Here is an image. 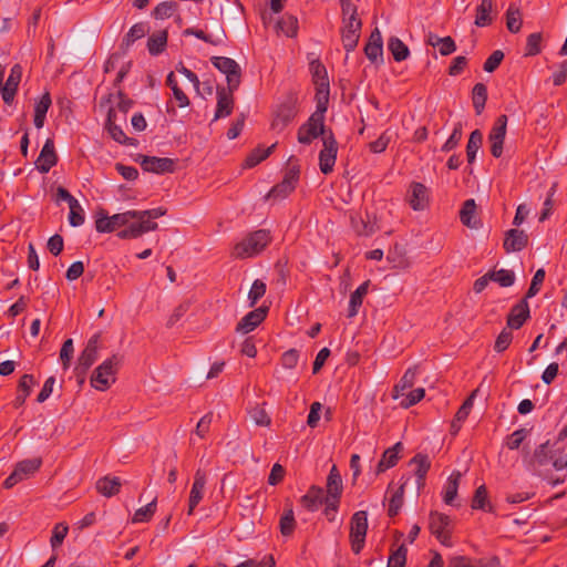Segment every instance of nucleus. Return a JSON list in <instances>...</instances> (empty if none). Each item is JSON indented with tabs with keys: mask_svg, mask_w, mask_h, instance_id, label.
I'll list each match as a JSON object with an SVG mask.
<instances>
[{
	"mask_svg": "<svg viewBox=\"0 0 567 567\" xmlns=\"http://www.w3.org/2000/svg\"><path fill=\"white\" fill-rule=\"evenodd\" d=\"M483 144V134L480 130H475L471 133L470 140L466 146V156L467 162L472 164L475 158L478 150L481 148Z\"/></svg>",
	"mask_w": 567,
	"mask_h": 567,
	"instance_id": "nucleus-35",
	"label": "nucleus"
},
{
	"mask_svg": "<svg viewBox=\"0 0 567 567\" xmlns=\"http://www.w3.org/2000/svg\"><path fill=\"white\" fill-rule=\"evenodd\" d=\"M142 166L147 172L163 174L173 172L174 162L167 157H145L142 162Z\"/></svg>",
	"mask_w": 567,
	"mask_h": 567,
	"instance_id": "nucleus-19",
	"label": "nucleus"
},
{
	"mask_svg": "<svg viewBox=\"0 0 567 567\" xmlns=\"http://www.w3.org/2000/svg\"><path fill=\"white\" fill-rule=\"evenodd\" d=\"M295 516L291 508L287 509L280 518V532L284 536H290L295 529Z\"/></svg>",
	"mask_w": 567,
	"mask_h": 567,
	"instance_id": "nucleus-50",
	"label": "nucleus"
},
{
	"mask_svg": "<svg viewBox=\"0 0 567 567\" xmlns=\"http://www.w3.org/2000/svg\"><path fill=\"white\" fill-rule=\"evenodd\" d=\"M504 59V53L501 50L494 51L484 63V71L493 72L501 64Z\"/></svg>",
	"mask_w": 567,
	"mask_h": 567,
	"instance_id": "nucleus-64",
	"label": "nucleus"
},
{
	"mask_svg": "<svg viewBox=\"0 0 567 567\" xmlns=\"http://www.w3.org/2000/svg\"><path fill=\"white\" fill-rule=\"evenodd\" d=\"M487 505V492L486 487L484 485H481L476 488L473 501H472V507L474 509H486Z\"/></svg>",
	"mask_w": 567,
	"mask_h": 567,
	"instance_id": "nucleus-58",
	"label": "nucleus"
},
{
	"mask_svg": "<svg viewBox=\"0 0 567 567\" xmlns=\"http://www.w3.org/2000/svg\"><path fill=\"white\" fill-rule=\"evenodd\" d=\"M528 243V235L523 230L509 229L504 239V248L507 252L519 251Z\"/></svg>",
	"mask_w": 567,
	"mask_h": 567,
	"instance_id": "nucleus-18",
	"label": "nucleus"
},
{
	"mask_svg": "<svg viewBox=\"0 0 567 567\" xmlns=\"http://www.w3.org/2000/svg\"><path fill=\"white\" fill-rule=\"evenodd\" d=\"M278 32L287 37H295L297 34L298 21L293 16H284L276 24Z\"/></svg>",
	"mask_w": 567,
	"mask_h": 567,
	"instance_id": "nucleus-39",
	"label": "nucleus"
},
{
	"mask_svg": "<svg viewBox=\"0 0 567 567\" xmlns=\"http://www.w3.org/2000/svg\"><path fill=\"white\" fill-rule=\"evenodd\" d=\"M156 512V498L150 502L147 505L138 508L133 515V523H145L148 522Z\"/></svg>",
	"mask_w": 567,
	"mask_h": 567,
	"instance_id": "nucleus-43",
	"label": "nucleus"
},
{
	"mask_svg": "<svg viewBox=\"0 0 567 567\" xmlns=\"http://www.w3.org/2000/svg\"><path fill=\"white\" fill-rule=\"evenodd\" d=\"M100 333L93 334L89 339L84 350L81 352L76 365V370L80 374H84L96 361L100 349Z\"/></svg>",
	"mask_w": 567,
	"mask_h": 567,
	"instance_id": "nucleus-8",
	"label": "nucleus"
},
{
	"mask_svg": "<svg viewBox=\"0 0 567 567\" xmlns=\"http://www.w3.org/2000/svg\"><path fill=\"white\" fill-rule=\"evenodd\" d=\"M532 298V285L526 291L525 298L513 307L508 315L507 324L512 329H518L523 326L524 321L529 315V307L527 299Z\"/></svg>",
	"mask_w": 567,
	"mask_h": 567,
	"instance_id": "nucleus-12",
	"label": "nucleus"
},
{
	"mask_svg": "<svg viewBox=\"0 0 567 567\" xmlns=\"http://www.w3.org/2000/svg\"><path fill=\"white\" fill-rule=\"evenodd\" d=\"M157 227L158 225L155 221L146 220L145 218H133L124 225V229L117 233V237L121 239L138 238L145 233L156 230Z\"/></svg>",
	"mask_w": 567,
	"mask_h": 567,
	"instance_id": "nucleus-9",
	"label": "nucleus"
},
{
	"mask_svg": "<svg viewBox=\"0 0 567 567\" xmlns=\"http://www.w3.org/2000/svg\"><path fill=\"white\" fill-rule=\"evenodd\" d=\"M351 225L358 235L369 236L374 233V224L363 220L359 215H351Z\"/></svg>",
	"mask_w": 567,
	"mask_h": 567,
	"instance_id": "nucleus-45",
	"label": "nucleus"
},
{
	"mask_svg": "<svg viewBox=\"0 0 567 567\" xmlns=\"http://www.w3.org/2000/svg\"><path fill=\"white\" fill-rule=\"evenodd\" d=\"M177 4L173 1L161 2L154 9V17L156 19H167L176 11Z\"/></svg>",
	"mask_w": 567,
	"mask_h": 567,
	"instance_id": "nucleus-52",
	"label": "nucleus"
},
{
	"mask_svg": "<svg viewBox=\"0 0 567 567\" xmlns=\"http://www.w3.org/2000/svg\"><path fill=\"white\" fill-rule=\"evenodd\" d=\"M206 485V476L202 471H197L195 473L194 483L189 493L188 499V515H192L195 507L199 504V502L204 497V489Z\"/></svg>",
	"mask_w": 567,
	"mask_h": 567,
	"instance_id": "nucleus-14",
	"label": "nucleus"
},
{
	"mask_svg": "<svg viewBox=\"0 0 567 567\" xmlns=\"http://www.w3.org/2000/svg\"><path fill=\"white\" fill-rule=\"evenodd\" d=\"M316 102V111L312 114L324 117L329 102V82H319V85H317Z\"/></svg>",
	"mask_w": 567,
	"mask_h": 567,
	"instance_id": "nucleus-30",
	"label": "nucleus"
},
{
	"mask_svg": "<svg viewBox=\"0 0 567 567\" xmlns=\"http://www.w3.org/2000/svg\"><path fill=\"white\" fill-rule=\"evenodd\" d=\"M35 384V380L31 374H24L21 377L18 384V394L13 401L16 408H20L24 404L27 398L31 393L32 386Z\"/></svg>",
	"mask_w": 567,
	"mask_h": 567,
	"instance_id": "nucleus-28",
	"label": "nucleus"
},
{
	"mask_svg": "<svg viewBox=\"0 0 567 567\" xmlns=\"http://www.w3.org/2000/svg\"><path fill=\"white\" fill-rule=\"evenodd\" d=\"M265 292L266 284L262 280L256 279L248 293L250 306H255L257 301L265 295Z\"/></svg>",
	"mask_w": 567,
	"mask_h": 567,
	"instance_id": "nucleus-54",
	"label": "nucleus"
},
{
	"mask_svg": "<svg viewBox=\"0 0 567 567\" xmlns=\"http://www.w3.org/2000/svg\"><path fill=\"white\" fill-rule=\"evenodd\" d=\"M497 563V558H492L486 563L480 561L476 565H472L465 557L456 556L451 558L449 567H494Z\"/></svg>",
	"mask_w": 567,
	"mask_h": 567,
	"instance_id": "nucleus-46",
	"label": "nucleus"
},
{
	"mask_svg": "<svg viewBox=\"0 0 567 567\" xmlns=\"http://www.w3.org/2000/svg\"><path fill=\"white\" fill-rule=\"evenodd\" d=\"M411 465H415L414 475L416 476L417 488H421L424 484V478L430 470L431 462L426 455L416 454L410 462Z\"/></svg>",
	"mask_w": 567,
	"mask_h": 567,
	"instance_id": "nucleus-27",
	"label": "nucleus"
},
{
	"mask_svg": "<svg viewBox=\"0 0 567 567\" xmlns=\"http://www.w3.org/2000/svg\"><path fill=\"white\" fill-rule=\"evenodd\" d=\"M481 3L476 8L475 24L477 27H486L492 23L493 0H480Z\"/></svg>",
	"mask_w": 567,
	"mask_h": 567,
	"instance_id": "nucleus-31",
	"label": "nucleus"
},
{
	"mask_svg": "<svg viewBox=\"0 0 567 567\" xmlns=\"http://www.w3.org/2000/svg\"><path fill=\"white\" fill-rule=\"evenodd\" d=\"M342 11V29L361 30L362 22L358 18L357 7L350 0H340Z\"/></svg>",
	"mask_w": 567,
	"mask_h": 567,
	"instance_id": "nucleus-15",
	"label": "nucleus"
},
{
	"mask_svg": "<svg viewBox=\"0 0 567 567\" xmlns=\"http://www.w3.org/2000/svg\"><path fill=\"white\" fill-rule=\"evenodd\" d=\"M409 203L414 210H422L427 203V189L421 183H413L409 192Z\"/></svg>",
	"mask_w": 567,
	"mask_h": 567,
	"instance_id": "nucleus-22",
	"label": "nucleus"
},
{
	"mask_svg": "<svg viewBox=\"0 0 567 567\" xmlns=\"http://www.w3.org/2000/svg\"><path fill=\"white\" fill-rule=\"evenodd\" d=\"M41 463V458H31L19 462L11 475L4 481V487L11 488L17 483L28 478L39 470Z\"/></svg>",
	"mask_w": 567,
	"mask_h": 567,
	"instance_id": "nucleus-7",
	"label": "nucleus"
},
{
	"mask_svg": "<svg viewBox=\"0 0 567 567\" xmlns=\"http://www.w3.org/2000/svg\"><path fill=\"white\" fill-rule=\"evenodd\" d=\"M489 278L502 287H509L514 284V274L505 269L489 272Z\"/></svg>",
	"mask_w": 567,
	"mask_h": 567,
	"instance_id": "nucleus-49",
	"label": "nucleus"
},
{
	"mask_svg": "<svg viewBox=\"0 0 567 567\" xmlns=\"http://www.w3.org/2000/svg\"><path fill=\"white\" fill-rule=\"evenodd\" d=\"M310 71L312 73L316 85H319V82H328L327 70L318 60L310 62Z\"/></svg>",
	"mask_w": 567,
	"mask_h": 567,
	"instance_id": "nucleus-60",
	"label": "nucleus"
},
{
	"mask_svg": "<svg viewBox=\"0 0 567 567\" xmlns=\"http://www.w3.org/2000/svg\"><path fill=\"white\" fill-rule=\"evenodd\" d=\"M233 91L228 89L226 91L224 87L217 90V109L215 113V118L226 117L230 115L233 111Z\"/></svg>",
	"mask_w": 567,
	"mask_h": 567,
	"instance_id": "nucleus-21",
	"label": "nucleus"
},
{
	"mask_svg": "<svg viewBox=\"0 0 567 567\" xmlns=\"http://www.w3.org/2000/svg\"><path fill=\"white\" fill-rule=\"evenodd\" d=\"M148 32V27L145 23L134 24L123 39L122 47L130 48L136 40L142 39Z\"/></svg>",
	"mask_w": 567,
	"mask_h": 567,
	"instance_id": "nucleus-37",
	"label": "nucleus"
},
{
	"mask_svg": "<svg viewBox=\"0 0 567 567\" xmlns=\"http://www.w3.org/2000/svg\"><path fill=\"white\" fill-rule=\"evenodd\" d=\"M117 112L114 109H109L105 127L111 137L120 144H130V138L125 135L122 127L116 124Z\"/></svg>",
	"mask_w": 567,
	"mask_h": 567,
	"instance_id": "nucleus-20",
	"label": "nucleus"
},
{
	"mask_svg": "<svg viewBox=\"0 0 567 567\" xmlns=\"http://www.w3.org/2000/svg\"><path fill=\"white\" fill-rule=\"evenodd\" d=\"M361 30L342 29V43L347 52L353 51L359 42Z\"/></svg>",
	"mask_w": 567,
	"mask_h": 567,
	"instance_id": "nucleus-47",
	"label": "nucleus"
},
{
	"mask_svg": "<svg viewBox=\"0 0 567 567\" xmlns=\"http://www.w3.org/2000/svg\"><path fill=\"white\" fill-rule=\"evenodd\" d=\"M337 142L333 136V133H329L324 135V141L322 142V150L319 154V166L320 171L323 174H329L332 172L336 159H337Z\"/></svg>",
	"mask_w": 567,
	"mask_h": 567,
	"instance_id": "nucleus-6",
	"label": "nucleus"
},
{
	"mask_svg": "<svg viewBox=\"0 0 567 567\" xmlns=\"http://www.w3.org/2000/svg\"><path fill=\"white\" fill-rule=\"evenodd\" d=\"M56 164L53 141L48 138L37 161V167L41 173H48Z\"/></svg>",
	"mask_w": 567,
	"mask_h": 567,
	"instance_id": "nucleus-17",
	"label": "nucleus"
},
{
	"mask_svg": "<svg viewBox=\"0 0 567 567\" xmlns=\"http://www.w3.org/2000/svg\"><path fill=\"white\" fill-rule=\"evenodd\" d=\"M121 480L118 477L104 476L96 482V489L105 497H112L120 492Z\"/></svg>",
	"mask_w": 567,
	"mask_h": 567,
	"instance_id": "nucleus-29",
	"label": "nucleus"
},
{
	"mask_svg": "<svg viewBox=\"0 0 567 567\" xmlns=\"http://www.w3.org/2000/svg\"><path fill=\"white\" fill-rule=\"evenodd\" d=\"M388 48L398 62L404 61L410 54L409 48L396 37L389 39Z\"/></svg>",
	"mask_w": 567,
	"mask_h": 567,
	"instance_id": "nucleus-36",
	"label": "nucleus"
},
{
	"mask_svg": "<svg viewBox=\"0 0 567 567\" xmlns=\"http://www.w3.org/2000/svg\"><path fill=\"white\" fill-rule=\"evenodd\" d=\"M406 553H408V549H406L405 545H401L389 557L388 567H404L405 561H406Z\"/></svg>",
	"mask_w": 567,
	"mask_h": 567,
	"instance_id": "nucleus-53",
	"label": "nucleus"
},
{
	"mask_svg": "<svg viewBox=\"0 0 567 567\" xmlns=\"http://www.w3.org/2000/svg\"><path fill=\"white\" fill-rule=\"evenodd\" d=\"M368 530V514L365 511H359L354 513L351 517L350 523V542L352 550L355 554H359L365 540V535Z\"/></svg>",
	"mask_w": 567,
	"mask_h": 567,
	"instance_id": "nucleus-4",
	"label": "nucleus"
},
{
	"mask_svg": "<svg viewBox=\"0 0 567 567\" xmlns=\"http://www.w3.org/2000/svg\"><path fill=\"white\" fill-rule=\"evenodd\" d=\"M403 445L401 442L395 443L392 447L388 449L380 460L377 472L382 473L390 467H393L399 460V453L402 451Z\"/></svg>",
	"mask_w": 567,
	"mask_h": 567,
	"instance_id": "nucleus-26",
	"label": "nucleus"
},
{
	"mask_svg": "<svg viewBox=\"0 0 567 567\" xmlns=\"http://www.w3.org/2000/svg\"><path fill=\"white\" fill-rule=\"evenodd\" d=\"M451 520L449 516L440 513H431L430 529L436 536L439 542L447 547L452 546L450 534Z\"/></svg>",
	"mask_w": 567,
	"mask_h": 567,
	"instance_id": "nucleus-10",
	"label": "nucleus"
},
{
	"mask_svg": "<svg viewBox=\"0 0 567 567\" xmlns=\"http://www.w3.org/2000/svg\"><path fill=\"white\" fill-rule=\"evenodd\" d=\"M555 187H556V184L555 183L551 184V186L549 187V189L546 193V197H545L544 203H543V208H542L540 214L538 216V220L540 223L545 221L551 215V212H553V196L555 194Z\"/></svg>",
	"mask_w": 567,
	"mask_h": 567,
	"instance_id": "nucleus-48",
	"label": "nucleus"
},
{
	"mask_svg": "<svg viewBox=\"0 0 567 567\" xmlns=\"http://www.w3.org/2000/svg\"><path fill=\"white\" fill-rule=\"evenodd\" d=\"M295 113L290 107H285L280 110L275 118L272 120L271 126L274 130L281 131L284 130L293 118Z\"/></svg>",
	"mask_w": 567,
	"mask_h": 567,
	"instance_id": "nucleus-42",
	"label": "nucleus"
},
{
	"mask_svg": "<svg viewBox=\"0 0 567 567\" xmlns=\"http://www.w3.org/2000/svg\"><path fill=\"white\" fill-rule=\"evenodd\" d=\"M424 398V389L417 388L412 390L409 394H406L400 402V405L404 409H408L417 402H420Z\"/></svg>",
	"mask_w": 567,
	"mask_h": 567,
	"instance_id": "nucleus-56",
	"label": "nucleus"
},
{
	"mask_svg": "<svg viewBox=\"0 0 567 567\" xmlns=\"http://www.w3.org/2000/svg\"><path fill=\"white\" fill-rule=\"evenodd\" d=\"M364 53L374 64H381L383 62V41L378 28L371 32L369 41L364 47Z\"/></svg>",
	"mask_w": 567,
	"mask_h": 567,
	"instance_id": "nucleus-13",
	"label": "nucleus"
},
{
	"mask_svg": "<svg viewBox=\"0 0 567 567\" xmlns=\"http://www.w3.org/2000/svg\"><path fill=\"white\" fill-rule=\"evenodd\" d=\"M332 133L324 125V117H320L311 114L306 123H303L298 130V142L300 144H310L316 138H322L324 141V135Z\"/></svg>",
	"mask_w": 567,
	"mask_h": 567,
	"instance_id": "nucleus-3",
	"label": "nucleus"
},
{
	"mask_svg": "<svg viewBox=\"0 0 567 567\" xmlns=\"http://www.w3.org/2000/svg\"><path fill=\"white\" fill-rule=\"evenodd\" d=\"M274 147H275V145H271L269 148H267L265 151H261V150L255 151L246 158L245 165L247 167H254L255 165L259 164L261 161H264L265 158H267L269 156V154L271 153Z\"/></svg>",
	"mask_w": 567,
	"mask_h": 567,
	"instance_id": "nucleus-61",
	"label": "nucleus"
},
{
	"mask_svg": "<svg viewBox=\"0 0 567 567\" xmlns=\"http://www.w3.org/2000/svg\"><path fill=\"white\" fill-rule=\"evenodd\" d=\"M267 315V308H257L248 312L237 324V332L248 333L264 321Z\"/></svg>",
	"mask_w": 567,
	"mask_h": 567,
	"instance_id": "nucleus-16",
	"label": "nucleus"
},
{
	"mask_svg": "<svg viewBox=\"0 0 567 567\" xmlns=\"http://www.w3.org/2000/svg\"><path fill=\"white\" fill-rule=\"evenodd\" d=\"M369 282L361 284L350 296L348 317L357 316L362 305L363 297L368 293Z\"/></svg>",
	"mask_w": 567,
	"mask_h": 567,
	"instance_id": "nucleus-34",
	"label": "nucleus"
},
{
	"mask_svg": "<svg viewBox=\"0 0 567 567\" xmlns=\"http://www.w3.org/2000/svg\"><path fill=\"white\" fill-rule=\"evenodd\" d=\"M70 214H69V221L70 225L73 227H79L84 223V212L81 207L79 200L74 202L72 205L69 206Z\"/></svg>",
	"mask_w": 567,
	"mask_h": 567,
	"instance_id": "nucleus-51",
	"label": "nucleus"
},
{
	"mask_svg": "<svg viewBox=\"0 0 567 567\" xmlns=\"http://www.w3.org/2000/svg\"><path fill=\"white\" fill-rule=\"evenodd\" d=\"M270 241V233L266 229H259L249 234L233 250L236 258H250L265 249Z\"/></svg>",
	"mask_w": 567,
	"mask_h": 567,
	"instance_id": "nucleus-1",
	"label": "nucleus"
},
{
	"mask_svg": "<svg viewBox=\"0 0 567 567\" xmlns=\"http://www.w3.org/2000/svg\"><path fill=\"white\" fill-rule=\"evenodd\" d=\"M122 358L113 354L104 360L93 372L91 384L99 391H106L116 380V372L121 364Z\"/></svg>",
	"mask_w": 567,
	"mask_h": 567,
	"instance_id": "nucleus-2",
	"label": "nucleus"
},
{
	"mask_svg": "<svg viewBox=\"0 0 567 567\" xmlns=\"http://www.w3.org/2000/svg\"><path fill=\"white\" fill-rule=\"evenodd\" d=\"M462 138V124L457 123L451 134V136L446 140V142L442 146L443 152H450L456 147L458 142Z\"/></svg>",
	"mask_w": 567,
	"mask_h": 567,
	"instance_id": "nucleus-59",
	"label": "nucleus"
},
{
	"mask_svg": "<svg viewBox=\"0 0 567 567\" xmlns=\"http://www.w3.org/2000/svg\"><path fill=\"white\" fill-rule=\"evenodd\" d=\"M95 228L99 233L113 231L110 223V216L104 210H100L96 213Z\"/></svg>",
	"mask_w": 567,
	"mask_h": 567,
	"instance_id": "nucleus-63",
	"label": "nucleus"
},
{
	"mask_svg": "<svg viewBox=\"0 0 567 567\" xmlns=\"http://www.w3.org/2000/svg\"><path fill=\"white\" fill-rule=\"evenodd\" d=\"M342 493V480H327V496L324 499L326 512L337 511L340 495Z\"/></svg>",
	"mask_w": 567,
	"mask_h": 567,
	"instance_id": "nucleus-24",
	"label": "nucleus"
},
{
	"mask_svg": "<svg viewBox=\"0 0 567 567\" xmlns=\"http://www.w3.org/2000/svg\"><path fill=\"white\" fill-rule=\"evenodd\" d=\"M506 126H507V116L501 115L496 120V122L488 135V141L491 144V153L496 158L501 157V155L503 153V143H504L505 135H506Z\"/></svg>",
	"mask_w": 567,
	"mask_h": 567,
	"instance_id": "nucleus-11",
	"label": "nucleus"
},
{
	"mask_svg": "<svg viewBox=\"0 0 567 567\" xmlns=\"http://www.w3.org/2000/svg\"><path fill=\"white\" fill-rule=\"evenodd\" d=\"M68 530H69V527L63 523H59L55 525V527L53 529V535L50 540L53 549L59 547L63 543V540L68 534Z\"/></svg>",
	"mask_w": 567,
	"mask_h": 567,
	"instance_id": "nucleus-57",
	"label": "nucleus"
},
{
	"mask_svg": "<svg viewBox=\"0 0 567 567\" xmlns=\"http://www.w3.org/2000/svg\"><path fill=\"white\" fill-rule=\"evenodd\" d=\"M416 377V368H409L393 389V399L404 396V391L411 389Z\"/></svg>",
	"mask_w": 567,
	"mask_h": 567,
	"instance_id": "nucleus-33",
	"label": "nucleus"
},
{
	"mask_svg": "<svg viewBox=\"0 0 567 567\" xmlns=\"http://www.w3.org/2000/svg\"><path fill=\"white\" fill-rule=\"evenodd\" d=\"M403 488H404V486L402 485L398 491L394 492V494L392 495V497L390 499L389 515L391 517L398 515V513L402 506L403 493H404Z\"/></svg>",
	"mask_w": 567,
	"mask_h": 567,
	"instance_id": "nucleus-62",
	"label": "nucleus"
},
{
	"mask_svg": "<svg viewBox=\"0 0 567 567\" xmlns=\"http://www.w3.org/2000/svg\"><path fill=\"white\" fill-rule=\"evenodd\" d=\"M528 429H518L506 437L505 444L509 450H518L529 435Z\"/></svg>",
	"mask_w": 567,
	"mask_h": 567,
	"instance_id": "nucleus-41",
	"label": "nucleus"
},
{
	"mask_svg": "<svg viewBox=\"0 0 567 567\" xmlns=\"http://www.w3.org/2000/svg\"><path fill=\"white\" fill-rule=\"evenodd\" d=\"M506 24L507 29L511 32H518L522 27V17L518 8H516L514 4L509 6L506 14Z\"/></svg>",
	"mask_w": 567,
	"mask_h": 567,
	"instance_id": "nucleus-44",
	"label": "nucleus"
},
{
	"mask_svg": "<svg viewBox=\"0 0 567 567\" xmlns=\"http://www.w3.org/2000/svg\"><path fill=\"white\" fill-rule=\"evenodd\" d=\"M212 63L226 75L228 89L235 91L240 84V66L238 63L226 56H214Z\"/></svg>",
	"mask_w": 567,
	"mask_h": 567,
	"instance_id": "nucleus-5",
	"label": "nucleus"
},
{
	"mask_svg": "<svg viewBox=\"0 0 567 567\" xmlns=\"http://www.w3.org/2000/svg\"><path fill=\"white\" fill-rule=\"evenodd\" d=\"M133 218H135V210H127L110 216L112 229L115 230L118 227H124V225H126Z\"/></svg>",
	"mask_w": 567,
	"mask_h": 567,
	"instance_id": "nucleus-55",
	"label": "nucleus"
},
{
	"mask_svg": "<svg viewBox=\"0 0 567 567\" xmlns=\"http://www.w3.org/2000/svg\"><path fill=\"white\" fill-rule=\"evenodd\" d=\"M323 488L312 485L308 493L301 497V504L308 511H317L320 505L324 504Z\"/></svg>",
	"mask_w": 567,
	"mask_h": 567,
	"instance_id": "nucleus-23",
	"label": "nucleus"
},
{
	"mask_svg": "<svg viewBox=\"0 0 567 567\" xmlns=\"http://www.w3.org/2000/svg\"><path fill=\"white\" fill-rule=\"evenodd\" d=\"M167 44V31L154 32L147 40V50L152 55L162 53Z\"/></svg>",
	"mask_w": 567,
	"mask_h": 567,
	"instance_id": "nucleus-32",
	"label": "nucleus"
},
{
	"mask_svg": "<svg viewBox=\"0 0 567 567\" xmlns=\"http://www.w3.org/2000/svg\"><path fill=\"white\" fill-rule=\"evenodd\" d=\"M461 477H462V473L458 471L453 472L449 476V478L444 485V488H443V499H444L445 504L454 505V502L457 496V489H458Z\"/></svg>",
	"mask_w": 567,
	"mask_h": 567,
	"instance_id": "nucleus-25",
	"label": "nucleus"
},
{
	"mask_svg": "<svg viewBox=\"0 0 567 567\" xmlns=\"http://www.w3.org/2000/svg\"><path fill=\"white\" fill-rule=\"evenodd\" d=\"M487 100V89L483 83H477L473 87V106L476 114H481Z\"/></svg>",
	"mask_w": 567,
	"mask_h": 567,
	"instance_id": "nucleus-40",
	"label": "nucleus"
},
{
	"mask_svg": "<svg viewBox=\"0 0 567 567\" xmlns=\"http://www.w3.org/2000/svg\"><path fill=\"white\" fill-rule=\"evenodd\" d=\"M475 208L476 205L474 199H467L461 209V220L465 226L470 228L477 227V221L475 219Z\"/></svg>",
	"mask_w": 567,
	"mask_h": 567,
	"instance_id": "nucleus-38",
	"label": "nucleus"
}]
</instances>
